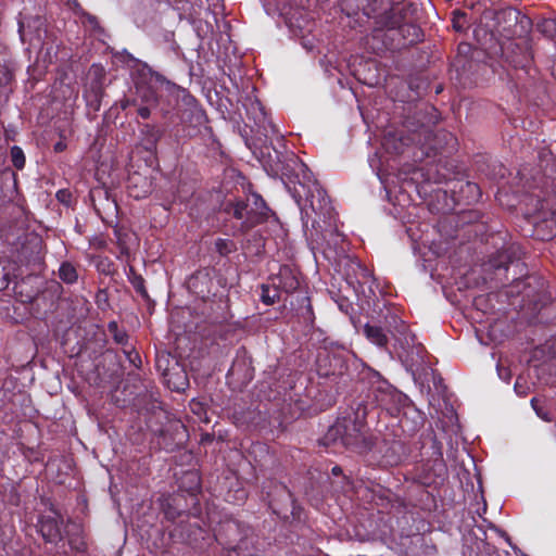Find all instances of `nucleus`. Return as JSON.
Returning a JSON list of instances; mask_svg holds the SVG:
<instances>
[{
  "label": "nucleus",
  "instance_id": "a18cd8bd",
  "mask_svg": "<svg viewBox=\"0 0 556 556\" xmlns=\"http://www.w3.org/2000/svg\"><path fill=\"white\" fill-rule=\"evenodd\" d=\"M417 418H418V420L415 421V427L412 430H415L422 426L424 419L418 413H417Z\"/></svg>",
  "mask_w": 556,
  "mask_h": 556
},
{
  "label": "nucleus",
  "instance_id": "9d476101",
  "mask_svg": "<svg viewBox=\"0 0 556 556\" xmlns=\"http://www.w3.org/2000/svg\"><path fill=\"white\" fill-rule=\"evenodd\" d=\"M380 452L386 465L397 466L407 459L410 448L404 439L394 435L392 440L383 439Z\"/></svg>",
  "mask_w": 556,
  "mask_h": 556
},
{
  "label": "nucleus",
  "instance_id": "dca6fc26",
  "mask_svg": "<svg viewBox=\"0 0 556 556\" xmlns=\"http://www.w3.org/2000/svg\"><path fill=\"white\" fill-rule=\"evenodd\" d=\"M273 287L279 291L291 293L300 287L299 274L290 266H281L279 273L271 279Z\"/></svg>",
  "mask_w": 556,
  "mask_h": 556
},
{
  "label": "nucleus",
  "instance_id": "3c124183",
  "mask_svg": "<svg viewBox=\"0 0 556 556\" xmlns=\"http://www.w3.org/2000/svg\"><path fill=\"white\" fill-rule=\"evenodd\" d=\"M55 150L56 151H61L62 150V144L61 143H56L55 144Z\"/></svg>",
  "mask_w": 556,
  "mask_h": 556
},
{
  "label": "nucleus",
  "instance_id": "603ef678",
  "mask_svg": "<svg viewBox=\"0 0 556 556\" xmlns=\"http://www.w3.org/2000/svg\"><path fill=\"white\" fill-rule=\"evenodd\" d=\"M454 28H456L457 30H460L462 27L459 26V24H457L456 22H454Z\"/></svg>",
  "mask_w": 556,
  "mask_h": 556
},
{
  "label": "nucleus",
  "instance_id": "4c0bfd02",
  "mask_svg": "<svg viewBox=\"0 0 556 556\" xmlns=\"http://www.w3.org/2000/svg\"><path fill=\"white\" fill-rule=\"evenodd\" d=\"M58 201L66 206H70L72 203V192L68 189H61L55 194Z\"/></svg>",
  "mask_w": 556,
  "mask_h": 556
},
{
  "label": "nucleus",
  "instance_id": "39448f33",
  "mask_svg": "<svg viewBox=\"0 0 556 556\" xmlns=\"http://www.w3.org/2000/svg\"><path fill=\"white\" fill-rule=\"evenodd\" d=\"M227 212L233 217L242 220L241 228L243 230L251 229L260 223L267 219L269 208L260 194L251 193L247 200H240L227 205Z\"/></svg>",
  "mask_w": 556,
  "mask_h": 556
},
{
  "label": "nucleus",
  "instance_id": "de8ad7c7",
  "mask_svg": "<svg viewBox=\"0 0 556 556\" xmlns=\"http://www.w3.org/2000/svg\"><path fill=\"white\" fill-rule=\"evenodd\" d=\"M498 376L501 379L508 380V374H503L502 369L497 367Z\"/></svg>",
  "mask_w": 556,
  "mask_h": 556
},
{
  "label": "nucleus",
  "instance_id": "09e8293b",
  "mask_svg": "<svg viewBox=\"0 0 556 556\" xmlns=\"http://www.w3.org/2000/svg\"><path fill=\"white\" fill-rule=\"evenodd\" d=\"M236 368H237V364L235 363V364L231 366V368L229 369L228 375H235Z\"/></svg>",
  "mask_w": 556,
  "mask_h": 556
},
{
  "label": "nucleus",
  "instance_id": "37998d69",
  "mask_svg": "<svg viewBox=\"0 0 556 556\" xmlns=\"http://www.w3.org/2000/svg\"><path fill=\"white\" fill-rule=\"evenodd\" d=\"M67 8L74 13L80 10L81 5L77 0H64Z\"/></svg>",
  "mask_w": 556,
  "mask_h": 556
},
{
  "label": "nucleus",
  "instance_id": "a878e982",
  "mask_svg": "<svg viewBox=\"0 0 556 556\" xmlns=\"http://www.w3.org/2000/svg\"><path fill=\"white\" fill-rule=\"evenodd\" d=\"M59 278L66 285H74L78 280L76 267L71 262L61 263L58 270Z\"/></svg>",
  "mask_w": 556,
  "mask_h": 556
},
{
  "label": "nucleus",
  "instance_id": "c85d7f7f",
  "mask_svg": "<svg viewBox=\"0 0 556 556\" xmlns=\"http://www.w3.org/2000/svg\"><path fill=\"white\" fill-rule=\"evenodd\" d=\"M108 330H109L110 334L113 337V340L117 344H122V345L127 344L128 334L124 329H121L118 327L117 321H115V320L110 321L108 324Z\"/></svg>",
  "mask_w": 556,
  "mask_h": 556
},
{
  "label": "nucleus",
  "instance_id": "0eeeda50",
  "mask_svg": "<svg viewBox=\"0 0 556 556\" xmlns=\"http://www.w3.org/2000/svg\"><path fill=\"white\" fill-rule=\"evenodd\" d=\"M142 70L150 74L151 79H154L161 85H165L168 93L174 96L177 101H180L186 106V110L184 111H181L179 104L177 108V115L182 122L186 121L187 113H190V116L194 118L197 123H201L203 121L204 112L198 106L195 98L191 96L186 89H182L176 84L168 81L163 75L153 72L147 64L143 65Z\"/></svg>",
  "mask_w": 556,
  "mask_h": 556
},
{
  "label": "nucleus",
  "instance_id": "2eb2a0df",
  "mask_svg": "<svg viewBox=\"0 0 556 556\" xmlns=\"http://www.w3.org/2000/svg\"><path fill=\"white\" fill-rule=\"evenodd\" d=\"M141 104H157V94L154 88L146 83L143 79L136 83V97L130 99H125L121 101V108L126 110L130 105Z\"/></svg>",
  "mask_w": 556,
  "mask_h": 556
},
{
  "label": "nucleus",
  "instance_id": "f03ea898",
  "mask_svg": "<svg viewBox=\"0 0 556 556\" xmlns=\"http://www.w3.org/2000/svg\"><path fill=\"white\" fill-rule=\"evenodd\" d=\"M367 414L368 405L365 401H353L351 406L328 428L319 440L320 444L326 447L340 444L359 454L370 451L374 443L367 432Z\"/></svg>",
  "mask_w": 556,
  "mask_h": 556
},
{
  "label": "nucleus",
  "instance_id": "a211bd4d",
  "mask_svg": "<svg viewBox=\"0 0 556 556\" xmlns=\"http://www.w3.org/2000/svg\"><path fill=\"white\" fill-rule=\"evenodd\" d=\"M248 114L252 115L254 123L262 127L265 131V136H268L270 131L273 135L278 134L276 126L267 118L264 106L258 100L251 102V108L247 109Z\"/></svg>",
  "mask_w": 556,
  "mask_h": 556
},
{
  "label": "nucleus",
  "instance_id": "cd10ccee",
  "mask_svg": "<svg viewBox=\"0 0 556 556\" xmlns=\"http://www.w3.org/2000/svg\"><path fill=\"white\" fill-rule=\"evenodd\" d=\"M473 551L476 556H501L498 549L484 539H480L475 543Z\"/></svg>",
  "mask_w": 556,
  "mask_h": 556
},
{
  "label": "nucleus",
  "instance_id": "f3484780",
  "mask_svg": "<svg viewBox=\"0 0 556 556\" xmlns=\"http://www.w3.org/2000/svg\"><path fill=\"white\" fill-rule=\"evenodd\" d=\"M163 137V130L155 125L143 124L140 127V143L149 153H156L157 143Z\"/></svg>",
  "mask_w": 556,
  "mask_h": 556
},
{
  "label": "nucleus",
  "instance_id": "f8f14e48",
  "mask_svg": "<svg viewBox=\"0 0 556 556\" xmlns=\"http://www.w3.org/2000/svg\"><path fill=\"white\" fill-rule=\"evenodd\" d=\"M346 267L348 281L352 285L357 283V286L362 289L367 286L369 292L375 295L372 288L375 285V278L371 271L356 258H348ZM363 292H365V290H363Z\"/></svg>",
  "mask_w": 556,
  "mask_h": 556
},
{
  "label": "nucleus",
  "instance_id": "bb28decb",
  "mask_svg": "<svg viewBox=\"0 0 556 556\" xmlns=\"http://www.w3.org/2000/svg\"><path fill=\"white\" fill-rule=\"evenodd\" d=\"M128 281L131 283L132 288L136 290L138 294H140L143 299L148 298V291L144 286L143 277L138 274L134 267H129L127 271Z\"/></svg>",
  "mask_w": 556,
  "mask_h": 556
},
{
  "label": "nucleus",
  "instance_id": "b1692460",
  "mask_svg": "<svg viewBox=\"0 0 556 556\" xmlns=\"http://www.w3.org/2000/svg\"><path fill=\"white\" fill-rule=\"evenodd\" d=\"M130 195L136 199L146 198L151 192V186L141 176H132L128 184Z\"/></svg>",
  "mask_w": 556,
  "mask_h": 556
},
{
  "label": "nucleus",
  "instance_id": "20e7f679",
  "mask_svg": "<svg viewBox=\"0 0 556 556\" xmlns=\"http://www.w3.org/2000/svg\"><path fill=\"white\" fill-rule=\"evenodd\" d=\"M386 311L383 319L394 340L393 348L396 350L399 356L409 357L415 349L419 355L422 351V346L416 343V336L410 332L409 327L399 316V309L394 306H386Z\"/></svg>",
  "mask_w": 556,
  "mask_h": 556
},
{
  "label": "nucleus",
  "instance_id": "4be33fe9",
  "mask_svg": "<svg viewBox=\"0 0 556 556\" xmlns=\"http://www.w3.org/2000/svg\"><path fill=\"white\" fill-rule=\"evenodd\" d=\"M515 254V248L504 249L497 251L495 255L490 258V266L495 270H507L508 265L513 262V255Z\"/></svg>",
  "mask_w": 556,
  "mask_h": 556
},
{
  "label": "nucleus",
  "instance_id": "864d4df0",
  "mask_svg": "<svg viewBox=\"0 0 556 556\" xmlns=\"http://www.w3.org/2000/svg\"><path fill=\"white\" fill-rule=\"evenodd\" d=\"M400 422H401V427L404 429V427H405V426H404V424H405V419H404V418H402V419L400 420Z\"/></svg>",
  "mask_w": 556,
  "mask_h": 556
},
{
  "label": "nucleus",
  "instance_id": "6e6d98bb",
  "mask_svg": "<svg viewBox=\"0 0 556 556\" xmlns=\"http://www.w3.org/2000/svg\"><path fill=\"white\" fill-rule=\"evenodd\" d=\"M169 113V110H164V114H168Z\"/></svg>",
  "mask_w": 556,
  "mask_h": 556
},
{
  "label": "nucleus",
  "instance_id": "f704fd0d",
  "mask_svg": "<svg viewBox=\"0 0 556 556\" xmlns=\"http://www.w3.org/2000/svg\"><path fill=\"white\" fill-rule=\"evenodd\" d=\"M378 177H379V179H380V181H381V184H382V186H383V188H384V190L387 192L389 201L392 202L394 205H404V203H405V195L402 194L401 198L396 197V202L393 201L392 200V194H393L394 191H393V189H392V187L390 185V180L388 178L383 177L382 175H378Z\"/></svg>",
  "mask_w": 556,
  "mask_h": 556
},
{
  "label": "nucleus",
  "instance_id": "c03bdc74",
  "mask_svg": "<svg viewBox=\"0 0 556 556\" xmlns=\"http://www.w3.org/2000/svg\"><path fill=\"white\" fill-rule=\"evenodd\" d=\"M470 50H471V47L468 43H460L458 46V53H468Z\"/></svg>",
  "mask_w": 556,
  "mask_h": 556
},
{
  "label": "nucleus",
  "instance_id": "6e6552de",
  "mask_svg": "<svg viewBox=\"0 0 556 556\" xmlns=\"http://www.w3.org/2000/svg\"><path fill=\"white\" fill-rule=\"evenodd\" d=\"M248 529L238 520L227 519L222 522L215 532L219 544L231 551L240 548L239 542L247 536Z\"/></svg>",
  "mask_w": 556,
  "mask_h": 556
},
{
  "label": "nucleus",
  "instance_id": "8fccbe9b",
  "mask_svg": "<svg viewBox=\"0 0 556 556\" xmlns=\"http://www.w3.org/2000/svg\"><path fill=\"white\" fill-rule=\"evenodd\" d=\"M334 374H336L334 371H330V370L323 372V375H325V376L334 375Z\"/></svg>",
  "mask_w": 556,
  "mask_h": 556
},
{
  "label": "nucleus",
  "instance_id": "9b49d317",
  "mask_svg": "<svg viewBox=\"0 0 556 556\" xmlns=\"http://www.w3.org/2000/svg\"><path fill=\"white\" fill-rule=\"evenodd\" d=\"M503 53L506 60L516 68H526L532 61V52L528 40L509 42L507 47H503Z\"/></svg>",
  "mask_w": 556,
  "mask_h": 556
},
{
  "label": "nucleus",
  "instance_id": "1a4fd4ad",
  "mask_svg": "<svg viewBox=\"0 0 556 556\" xmlns=\"http://www.w3.org/2000/svg\"><path fill=\"white\" fill-rule=\"evenodd\" d=\"M369 376L372 379L370 393L374 395L377 405L389 410L391 414H394L397 408L391 407L389 403L394 400L400 402L402 400V394H397L378 372H370Z\"/></svg>",
  "mask_w": 556,
  "mask_h": 556
},
{
  "label": "nucleus",
  "instance_id": "ea45409f",
  "mask_svg": "<svg viewBox=\"0 0 556 556\" xmlns=\"http://www.w3.org/2000/svg\"><path fill=\"white\" fill-rule=\"evenodd\" d=\"M111 266H112V263L109 261V258H102L97 264V268L100 271H102L103 274H110L111 273Z\"/></svg>",
  "mask_w": 556,
  "mask_h": 556
},
{
  "label": "nucleus",
  "instance_id": "4468645a",
  "mask_svg": "<svg viewBox=\"0 0 556 556\" xmlns=\"http://www.w3.org/2000/svg\"><path fill=\"white\" fill-rule=\"evenodd\" d=\"M63 520L59 516H41L38 521L39 532L46 542L56 543L62 540Z\"/></svg>",
  "mask_w": 556,
  "mask_h": 556
},
{
  "label": "nucleus",
  "instance_id": "49530a36",
  "mask_svg": "<svg viewBox=\"0 0 556 556\" xmlns=\"http://www.w3.org/2000/svg\"><path fill=\"white\" fill-rule=\"evenodd\" d=\"M331 473L333 476H340L342 473V468L340 466H334L331 469Z\"/></svg>",
  "mask_w": 556,
  "mask_h": 556
},
{
  "label": "nucleus",
  "instance_id": "aec40b11",
  "mask_svg": "<svg viewBox=\"0 0 556 556\" xmlns=\"http://www.w3.org/2000/svg\"><path fill=\"white\" fill-rule=\"evenodd\" d=\"M76 18L80 22L86 31H89L91 35L100 38L104 35V29L100 25L98 17L89 12L85 11L83 7L76 13H74Z\"/></svg>",
  "mask_w": 556,
  "mask_h": 556
},
{
  "label": "nucleus",
  "instance_id": "5701e85b",
  "mask_svg": "<svg viewBox=\"0 0 556 556\" xmlns=\"http://www.w3.org/2000/svg\"><path fill=\"white\" fill-rule=\"evenodd\" d=\"M13 79V68L4 47L0 46V88L8 86Z\"/></svg>",
  "mask_w": 556,
  "mask_h": 556
},
{
  "label": "nucleus",
  "instance_id": "7c9ffc66",
  "mask_svg": "<svg viewBox=\"0 0 556 556\" xmlns=\"http://www.w3.org/2000/svg\"><path fill=\"white\" fill-rule=\"evenodd\" d=\"M536 30L542 35L554 38L556 36V20L546 18L536 24Z\"/></svg>",
  "mask_w": 556,
  "mask_h": 556
},
{
  "label": "nucleus",
  "instance_id": "5fc2aeb1",
  "mask_svg": "<svg viewBox=\"0 0 556 556\" xmlns=\"http://www.w3.org/2000/svg\"><path fill=\"white\" fill-rule=\"evenodd\" d=\"M428 110H429L431 113H434V112H435V110H434L433 108H429Z\"/></svg>",
  "mask_w": 556,
  "mask_h": 556
},
{
  "label": "nucleus",
  "instance_id": "7ed1b4c3",
  "mask_svg": "<svg viewBox=\"0 0 556 556\" xmlns=\"http://www.w3.org/2000/svg\"><path fill=\"white\" fill-rule=\"evenodd\" d=\"M408 135L404 136L403 130H388L382 139V148L389 154L400 155L410 146H417L426 156L439 153H451L456 146V138L444 129L433 130L428 124L410 129L407 126Z\"/></svg>",
  "mask_w": 556,
  "mask_h": 556
},
{
  "label": "nucleus",
  "instance_id": "423d86ee",
  "mask_svg": "<svg viewBox=\"0 0 556 556\" xmlns=\"http://www.w3.org/2000/svg\"><path fill=\"white\" fill-rule=\"evenodd\" d=\"M18 34L23 42H28L33 49L53 50L54 35L48 30L47 22L42 16L36 15L18 21Z\"/></svg>",
  "mask_w": 556,
  "mask_h": 556
},
{
  "label": "nucleus",
  "instance_id": "2f4dec72",
  "mask_svg": "<svg viewBox=\"0 0 556 556\" xmlns=\"http://www.w3.org/2000/svg\"><path fill=\"white\" fill-rule=\"evenodd\" d=\"M215 250L219 255L227 256L237 250V245L230 239L218 238L215 241Z\"/></svg>",
  "mask_w": 556,
  "mask_h": 556
},
{
  "label": "nucleus",
  "instance_id": "393cba45",
  "mask_svg": "<svg viewBox=\"0 0 556 556\" xmlns=\"http://www.w3.org/2000/svg\"><path fill=\"white\" fill-rule=\"evenodd\" d=\"M432 448H433V460H432V469L434 471V476L438 478H444L446 475V465L443 459V454L441 450V444L433 439L432 441Z\"/></svg>",
  "mask_w": 556,
  "mask_h": 556
},
{
  "label": "nucleus",
  "instance_id": "79ce46f5",
  "mask_svg": "<svg viewBox=\"0 0 556 556\" xmlns=\"http://www.w3.org/2000/svg\"><path fill=\"white\" fill-rule=\"evenodd\" d=\"M114 235L116 237L117 244L119 245L122 252L126 250V242H125V233H122L121 230L115 229Z\"/></svg>",
  "mask_w": 556,
  "mask_h": 556
},
{
  "label": "nucleus",
  "instance_id": "e433bc0d",
  "mask_svg": "<svg viewBox=\"0 0 556 556\" xmlns=\"http://www.w3.org/2000/svg\"><path fill=\"white\" fill-rule=\"evenodd\" d=\"M123 352L130 364H132L137 368L140 367L141 357L137 351H135L134 349H130V350L124 349Z\"/></svg>",
  "mask_w": 556,
  "mask_h": 556
},
{
  "label": "nucleus",
  "instance_id": "ddd939ff",
  "mask_svg": "<svg viewBox=\"0 0 556 556\" xmlns=\"http://www.w3.org/2000/svg\"><path fill=\"white\" fill-rule=\"evenodd\" d=\"M420 28L414 24L403 23L397 26L388 27L384 36L392 40L400 38L396 48L413 45L420 39Z\"/></svg>",
  "mask_w": 556,
  "mask_h": 556
},
{
  "label": "nucleus",
  "instance_id": "c756f323",
  "mask_svg": "<svg viewBox=\"0 0 556 556\" xmlns=\"http://www.w3.org/2000/svg\"><path fill=\"white\" fill-rule=\"evenodd\" d=\"M261 301L266 305H273L279 301V290L269 285L262 286Z\"/></svg>",
  "mask_w": 556,
  "mask_h": 556
},
{
  "label": "nucleus",
  "instance_id": "a19ab883",
  "mask_svg": "<svg viewBox=\"0 0 556 556\" xmlns=\"http://www.w3.org/2000/svg\"><path fill=\"white\" fill-rule=\"evenodd\" d=\"M521 381H522V378H521V377H518V378H517V380H516V382H515V387H514V389H515V392H516L519 396H525V395H527V393H528V388H527V387H525V386L522 384V382H521Z\"/></svg>",
  "mask_w": 556,
  "mask_h": 556
},
{
  "label": "nucleus",
  "instance_id": "c9c22d12",
  "mask_svg": "<svg viewBox=\"0 0 556 556\" xmlns=\"http://www.w3.org/2000/svg\"><path fill=\"white\" fill-rule=\"evenodd\" d=\"M540 400L536 397H532L531 400V406L536 413V415L544 421H552V417L547 410L544 409V407L540 404Z\"/></svg>",
  "mask_w": 556,
  "mask_h": 556
},
{
  "label": "nucleus",
  "instance_id": "58836bf2",
  "mask_svg": "<svg viewBox=\"0 0 556 556\" xmlns=\"http://www.w3.org/2000/svg\"><path fill=\"white\" fill-rule=\"evenodd\" d=\"M139 108L137 110L138 115L143 118L148 119L151 116V109L154 106L153 104H141L138 103Z\"/></svg>",
  "mask_w": 556,
  "mask_h": 556
},
{
  "label": "nucleus",
  "instance_id": "f257e3e1",
  "mask_svg": "<svg viewBox=\"0 0 556 556\" xmlns=\"http://www.w3.org/2000/svg\"><path fill=\"white\" fill-rule=\"evenodd\" d=\"M274 151L278 160L275 172H280L294 185L291 193L300 207L307 240L317 247H336L343 236L339 232L337 214L325 189L293 152L283 155L276 148Z\"/></svg>",
  "mask_w": 556,
  "mask_h": 556
},
{
  "label": "nucleus",
  "instance_id": "6ab92c4d",
  "mask_svg": "<svg viewBox=\"0 0 556 556\" xmlns=\"http://www.w3.org/2000/svg\"><path fill=\"white\" fill-rule=\"evenodd\" d=\"M211 278L206 273L199 271L191 276L188 280V289L195 295L205 299L210 295Z\"/></svg>",
  "mask_w": 556,
  "mask_h": 556
},
{
  "label": "nucleus",
  "instance_id": "412c9836",
  "mask_svg": "<svg viewBox=\"0 0 556 556\" xmlns=\"http://www.w3.org/2000/svg\"><path fill=\"white\" fill-rule=\"evenodd\" d=\"M366 338L379 348H387L389 338L380 326L366 324L364 327Z\"/></svg>",
  "mask_w": 556,
  "mask_h": 556
},
{
  "label": "nucleus",
  "instance_id": "473e14b6",
  "mask_svg": "<svg viewBox=\"0 0 556 556\" xmlns=\"http://www.w3.org/2000/svg\"><path fill=\"white\" fill-rule=\"evenodd\" d=\"M460 191L467 193L468 202H475L481 198L480 187L476 182L466 181L462 185Z\"/></svg>",
  "mask_w": 556,
  "mask_h": 556
},
{
  "label": "nucleus",
  "instance_id": "72a5a7b5",
  "mask_svg": "<svg viewBox=\"0 0 556 556\" xmlns=\"http://www.w3.org/2000/svg\"><path fill=\"white\" fill-rule=\"evenodd\" d=\"M11 161L14 167L17 169H22L25 166V154L22 148L17 146H13L11 148Z\"/></svg>",
  "mask_w": 556,
  "mask_h": 556
}]
</instances>
